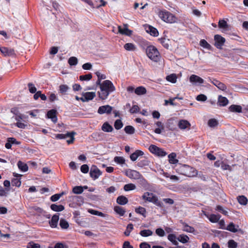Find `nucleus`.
I'll use <instances>...</instances> for the list:
<instances>
[{"instance_id":"nucleus-1","label":"nucleus","mask_w":248,"mask_h":248,"mask_svg":"<svg viewBox=\"0 0 248 248\" xmlns=\"http://www.w3.org/2000/svg\"><path fill=\"white\" fill-rule=\"evenodd\" d=\"M100 90L101 93H98L99 97L102 100H105L110 93L115 90V88L111 81L106 80L102 83Z\"/></svg>"},{"instance_id":"nucleus-2","label":"nucleus","mask_w":248,"mask_h":248,"mask_svg":"<svg viewBox=\"0 0 248 248\" xmlns=\"http://www.w3.org/2000/svg\"><path fill=\"white\" fill-rule=\"evenodd\" d=\"M146 53L148 57L155 62H158L160 58V53L156 47L150 45L146 48Z\"/></svg>"},{"instance_id":"nucleus-3","label":"nucleus","mask_w":248,"mask_h":248,"mask_svg":"<svg viewBox=\"0 0 248 248\" xmlns=\"http://www.w3.org/2000/svg\"><path fill=\"white\" fill-rule=\"evenodd\" d=\"M142 198L143 200L152 202L159 207H164L163 203L159 201L157 197L153 193L146 192L142 196Z\"/></svg>"},{"instance_id":"nucleus-4","label":"nucleus","mask_w":248,"mask_h":248,"mask_svg":"<svg viewBox=\"0 0 248 248\" xmlns=\"http://www.w3.org/2000/svg\"><path fill=\"white\" fill-rule=\"evenodd\" d=\"M179 169L181 174L189 177H195L198 174V171L195 169L187 165H181Z\"/></svg>"},{"instance_id":"nucleus-5","label":"nucleus","mask_w":248,"mask_h":248,"mask_svg":"<svg viewBox=\"0 0 248 248\" xmlns=\"http://www.w3.org/2000/svg\"><path fill=\"white\" fill-rule=\"evenodd\" d=\"M159 17L167 23H173L175 21L176 17L170 12L166 11H160L158 13Z\"/></svg>"},{"instance_id":"nucleus-6","label":"nucleus","mask_w":248,"mask_h":248,"mask_svg":"<svg viewBox=\"0 0 248 248\" xmlns=\"http://www.w3.org/2000/svg\"><path fill=\"white\" fill-rule=\"evenodd\" d=\"M149 150L152 154L158 156L163 157L167 155V153L162 148H159L155 145L152 144L149 147Z\"/></svg>"},{"instance_id":"nucleus-7","label":"nucleus","mask_w":248,"mask_h":248,"mask_svg":"<svg viewBox=\"0 0 248 248\" xmlns=\"http://www.w3.org/2000/svg\"><path fill=\"white\" fill-rule=\"evenodd\" d=\"M90 176L93 180L97 179L102 174V172L95 165H92L90 171Z\"/></svg>"},{"instance_id":"nucleus-8","label":"nucleus","mask_w":248,"mask_h":248,"mask_svg":"<svg viewBox=\"0 0 248 248\" xmlns=\"http://www.w3.org/2000/svg\"><path fill=\"white\" fill-rule=\"evenodd\" d=\"M125 174L130 179H140L142 178V175L139 171L130 169L126 170Z\"/></svg>"},{"instance_id":"nucleus-9","label":"nucleus","mask_w":248,"mask_h":248,"mask_svg":"<svg viewBox=\"0 0 248 248\" xmlns=\"http://www.w3.org/2000/svg\"><path fill=\"white\" fill-rule=\"evenodd\" d=\"M214 46L217 48L221 49L222 48V46L225 42V39L220 35L216 34L214 36Z\"/></svg>"},{"instance_id":"nucleus-10","label":"nucleus","mask_w":248,"mask_h":248,"mask_svg":"<svg viewBox=\"0 0 248 248\" xmlns=\"http://www.w3.org/2000/svg\"><path fill=\"white\" fill-rule=\"evenodd\" d=\"M209 80L216 86L218 89L225 91L227 90L226 86L222 82H220L219 80L215 78H209Z\"/></svg>"},{"instance_id":"nucleus-11","label":"nucleus","mask_w":248,"mask_h":248,"mask_svg":"<svg viewBox=\"0 0 248 248\" xmlns=\"http://www.w3.org/2000/svg\"><path fill=\"white\" fill-rule=\"evenodd\" d=\"M57 111L55 109H51L47 112L46 117L51 119L54 124L56 123L58 120L57 116Z\"/></svg>"},{"instance_id":"nucleus-12","label":"nucleus","mask_w":248,"mask_h":248,"mask_svg":"<svg viewBox=\"0 0 248 248\" xmlns=\"http://www.w3.org/2000/svg\"><path fill=\"white\" fill-rule=\"evenodd\" d=\"M0 51L4 56H14L16 54L14 49L7 47H0Z\"/></svg>"},{"instance_id":"nucleus-13","label":"nucleus","mask_w":248,"mask_h":248,"mask_svg":"<svg viewBox=\"0 0 248 248\" xmlns=\"http://www.w3.org/2000/svg\"><path fill=\"white\" fill-rule=\"evenodd\" d=\"M112 110V107L108 105H107L99 107L97 112L100 114H103L104 113L109 114L111 113Z\"/></svg>"},{"instance_id":"nucleus-14","label":"nucleus","mask_w":248,"mask_h":248,"mask_svg":"<svg viewBox=\"0 0 248 248\" xmlns=\"http://www.w3.org/2000/svg\"><path fill=\"white\" fill-rule=\"evenodd\" d=\"M189 81L194 85H200L204 83V80L201 77L196 75H192L189 77Z\"/></svg>"},{"instance_id":"nucleus-15","label":"nucleus","mask_w":248,"mask_h":248,"mask_svg":"<svg viewBox=\"0 0 248 248\" xmlns=\"http://www.w3.org/2000/svg\"><path fill=\"white\" fill-rule=\"evenodd\" d=\"M124 27L122 28L121 26L118 27L119 32L122 34H124L128 36H130L132 34V31L128 29L127 24H124Z\"/></svg>"},{"instance_id":"nucleus-16","label":"nucleus","mask_w":248,"mask_h":248,"mask_svg":"<svg viewBox=\"0 0 248 248\" xmlns=\"http://www.w3.org/2000/svg\"><path fill=\"white\" fill-rule=\"evenodd\" d=\"M59 220V214H54L49 221V224L52 228H55L57 227L58 222Z\"/></svg>"},{"instance_id":"nucleus-17","label":"nucleus","mask_w":248,"mask_h":248,"mask_svg":"<svg viewBox=\"0 0 248 248\" xmlns=\"http://www.w3.org/2000/svg\"><path fill=\"white\" fill-rule=\"evenodd\" d=\"M145 29L146 31L152 36L156 37L159 34L157 30L151 25L146 26Z\"/></svg>"},{"instance_id":"nucleus-18","label":"nucleus","mask_w":248,"mask_h":248,"mask_svg":"<svg viewBox=\"0 0 248 248\" xmlns=\"http://www.w3.org/2000/svg\"><path fill=\"white\" fill-rule=\"evenodd\" d=\"M158 40L164 48L167 49H170V39L163 37L158 38Z\"/></svg>"},{"instance_id":"nucleus-19","label":"nucleus","mask_w":248,"mask_h":248,"mask_svg":"<svg viewBox=\"0 0 248 248\" xmlns=\"http://www.w3.org/2000/svg\"><path fill=\"white\" fill-rule=\"evenodd\" d=\"M143 155L144 153L142 151L137 150L130 155V158L132 161H135L139 156Z\"/></svg>"},{"instance_id":"nucleus-20","label":"nucleus","mask_w":248,"mask_h":248,"mask_svg":"<svg viewBox=\"0 0 248 248\" xmlns=\"http://www.w3.org/2000/svg\"><path fill=\"white\" fill-rule=\"evenodd\" d=\"M101 129L105 132H111L113 130V128L108 122H106L102 125Z\"/></svg>"},{"instance_id":"nucleus-21","label":"nucleus","mask_w":248,"mask_h":248,"mask_svg":"<svg viewBox=\"0 0 248 248\" xmlns=\"http://www.w3.org/2000/svg\"><path fill=\"white\" fill-rule=\"evenodd\" d=\"M116 202L120 205H124L128 203V200L125 196L121 195L117 197Z\"/></svg>"},{"instance_id":"nucleus-22","label":"nucleus","mask_w":248,"mask_h":248,"mask_svg":"<svg viewBox=\"0 0 248 248\" xmlns=\"http://www.w3.org/2000/svg\"><path fill=\"white\" fill-rule=\"evenodd\" d=\"M147 92L146 88L142 86L137 87L134 90V93L138 95L145 94Z\"/></svg>"},{"instance_id":"nucleus-23","label":"nucleus","mask_w":248,"mask_h":248,"mask_svg":"<svg viewBox=\"0 0 248 248\" xmlns=\"http://www.w3.org/2000/svg\"><path fill=\"white\" fill-rule=\"evenodd\" d=\"M229 103L228 99L225 97H223L221 95L218 96V104L220 106H226Z\"/></svg>"},{"instance_id":"nucleus-24","label":"nucleus","mask_w":248,"mask_h":248,"mask_svg":"<svg viewBox=\"0 0 248 248\" xmlns=\"http://www.w3.org/2000/svg\"><path fill=\"white\" fill-rule=\"evenodd\" d=\"M178 125L181 129H185L188 126H190V124L187 120H181L179 121Z\"/></svg>"},{"instance_id":"nucleus-25","label":"nucleus","mask_w":248,"mask_h":248,"mask_svg":"<svg viewBox=\"0 0 248 248\" xmlns=\"http://www.w3.org/2000/svg\"><path fill=\"white\" fill-rule=\"evenodd\" d=\"M50 207L52 211L55 212H61L64 210V206L62 204H52Z\"/></svg>"},{"instance_id":"nucleus-26","label":"nucleus","mask_w":248,"mask_h":248,"mask_svg":"<svg viewBox=\"0 0 248 248\" xmlns=\"http://www.w3.org/2000/svg\"><path fill=\"white\" fill-rule=\"evenodd\" d=\"M229 110L231 112L240 113L242 112V107L240 105H232L229 107Z\"/></svg>"},{"instance_id":"nucleus-27","label":"nucleus","mask_w":248,"mask_h":248,"mask_svg":"<svg viewBox=\"0 0 248 248\" xmlns=\"http://www.w3.org/2000/svg\"><path fill=\"white\" fill-rule=\"evenodd\" d=\"M17 165L18 169L23 172H26L28 170V166L27 164L21 161H19L17 162Z\"/></svg>"},{"instance_id":"nucleus-28","label":"nucleus","mask_w":248,"mask_h":248,"mask_svg":"<svg viewBox=\"0 0 248 248\" xmlns=\"http://www.w3.org/2000/svg\"><path fill=\"white\" fill-rule=\"evenodd\" d=\"M200 45L209 50H212L213 48L212 46L204 39H202L200 41Z\"/></svg>"},{"instance_id":"nucleus-29","label":"nucleus","mask_w":248,"mask_h":248,"mask_svg":"<svg viewBox=\"0 0 248 248\" xmlns=\"http://www.w3.org/2000/svg\"><path fill=\"white\" fill-rule=\"evenodd\" d=\"M83 95L85 96V100H86V102H88L94 98L95 96V93L94 92H86L83 93Z\"/></svg>"},{"instance_id":"nucleus-30","label":"nucleus","mask_w":248,"mask_h":248,"mask_svg":"<svg viewBox=\"0 0 248 248\" xmlns=\"http://www.w3.org/2000/svg\"><path fill=\"white\" fill-rule=\"evenodd\" d=\"M176 155L174 153H171L168 155L170 163L175 164L178 163V160L176 158Z\"/></svg>"},{"instance_id":"nucleus-31","label":"nucleus","mask_w":248,"mask_h":248,"mask_svg":"<svg viewBox=\"0 0 248 248\" xmlns=\"http://www.w3.org/2000/svg\"><path fill=\"white\" fill-rule=\"evenodd\" d=\"M177 240L182 243L185 244L188 242L189 238L187 235L182 234L179 235L177 238Z\"/></svg>"},{"instance_id":"nucleus-32","label":"nucleus","mask_w":248,"mask_h":248,"mask_svg":"<svg viewBox=\"0 0 248 248\" xmlns=\"http://www.w3.org/2000/svg\"><path fill=\"white\" fill-rule=\"evenodd\" d=\"M114 211L120 216H124L125 213V209L123 207L120 206H114Z\"/></svg>"},{"instance_id":"nucleus-33","label":"nucleus","mask_w":248,"mask_h":248,"mask_svg":"<svg viewBox=\"0 0 248 248\" xmlns=\"http://www.w3.org/2000/svg\"><path fill=\"white\" fill-rule=\"evenodd\" d=\"M166 127L170 130L173 131L175 129V125L174 124V120L170 119L168 120L166 123Z\"/></svg>"},{"instance_id":"nucleus-34","label":"nucleus","mask_w":248,"mask_h":248,"mask_svg":"<svg viewBox=\"0 0 248 248\" xmlns=\"http://www.w3.org/2000/svg\"><path fill=\"white\" fill-rule=\"evenodd\" d=\"M168 239L174 245L177 246L178 242L177 241L176 236L175 234L171 233L168 235Z\"/></svg>"},{"instance_id":"nucleus-35","label":"nucleus","mask_w":248,"mask_h":248,"mask_svg":"<svg viewBox=\"0 0 248 248\" xmlns=\"http://www.w3.org/2000/svg\"><path fill=\"white\" fill-rule=\"evenodd\" d=\"M238 202L241 205H245L247 204L248 199L244 195L239 196L237 197Z\"/></svg>"},{"instance_id":"nucleus-36","label":"nucleus","mask_w":248,"mask_h":248,"mask_svg":"<svg viewBox=\"0 0 248 248\" xmlns=\"http://www.w3.org/2000/svg\"><path fill=\"white\" fill-rule=\"evenodd\" d=\"M220 218L219 215L211 214L208 217L209 220L213 223L217 222Z\"/></svg>"},{"instance_id":"nucleus-37","label":"nucleus","mask_w":248,"mask_h":248,"mask_svg":"<svg viewBox=\"0 0 248 248\" xmlns=\"http://www.w3.org/2000/svg\"><path fill=\"white\" fill-rule=\"evenodd\" d=\"M135 212L136 213L142 215L144 217L146 216V209L143 207L139 206L135 209Z\"/></svg>"},{"instance_id":"nucleus-38","label":"nucleus","mask_w":248,"mask_h":248,"mask_svg":"<svg viewBox=\"0 0 248 248\" xmlns=\"http://www.w3.org/2000/svg\"><path fill=\"white\" fill-rule=\"evenodd\" d=\"M124 47L127 51H135L136 49L135 45L130 43H126L124 45Z\"/></svg>"},{"instance_id":"nucleus-39","label":"nucleus","mask_w":248,"mask_h":248,"mask_svg":"<svg viewBox=\"0 0 248 248\" xmlns=\"http://www.w3.org/2000/svg\"><path fill=\"white\" fill-rule=\"evenodd\" d=\"M60 226L62 229H67L69 225L68 222L64 218H61L60 220Z\"/></svg>"},{"instance_id":"nucleus-40","label":"nucleus","mask_w":248,"mask_h":248,"mask_svg":"<svg viewBox=\"0 0 248 248\" xmlns=\"http://www.w3.org/2000/svg\"><path fill=\"white\" fill-rule=\"evenodd\" d=\"M226 230L233 233H235L238 232V230L235 228V226L233 222L230 223L226 228Z\"/></svg>"},{"instance_id":"nucleus-41","label":"nucleus","mask_w":248,"mask_h":248,"mask_svg":"<svg viewBox=\"0 0 248 248\" xmlns=\"http://www.w3.org/2000/svg\"><path fill=\"white\" fill-rule=\"evenodd\" d=\"M125 132L129 135H132L135 132L134 127L131 125H127L124 128Z\"/></svg>"},{"instance_id":"nucleus-42","label":"nucleus","mask_w":248,"mask_h":248,"mask_svg":"<svg viewBox=\"0 0 248 248\" xmlns=\"http://www.w3.org/2000/svg\"><path fill=\"white\" fill-rule=\"evenodd\" d=\"M183 231L187 232H190L194 233L195 232V229L191 226L188 225L186 223H184Z\"/></svg>"},{"instance_id":"nucleus-43","label":"nucleus","mask_w":248,"mask_h":248,"mask_svg":"<svg viewBox=\"0 0 248 248\" xmlns=\"http://www.w3.org/2000/svg\"><path fill=\"white\" fill-rule=\"evenodd\" d=\"M153 232L150 230H143L140 232V234L143 237H148L152 235Z\"/></svg>"},{"instance_id":"nucleus-44","label":"nucleus","mask_w":248,"mask_h":248,"mask_svg":"<svg viewBox=\"0 0 248 248\" xmlns=\"http://www.w3.org/2000/svg\"><path fill=\"white\" fill-rule=\"evenodd\" d=\"M149 161L146 158L140 160L137 163V166L140 168H143L145 166H148Z\"/></svg>"},{"instance_id":"nucleus-45","label":"nucleus","mask_w":248,"mask_h":248,"mask_svg":"<svg viewBox=\"0 0 248 248\" xmlns=\"http://www.w3.org/2000/svg\"><path fill=\"white\" fill-rule=\"evenodd\" d=\"M88 212L90 214L93 215L101 217H105V214H104L103 213H102L101 212L98 211L97 210H93V209H89L88 210Z\"/></svg>"},{"instance_id":"nucleus-46","label":"nucleus","mask_w":248,"mask_h":248,"mask_svg":"<svg viewBox=\"0 0 248 248\" xmlns=\"http://www.w3.org/2000/svg\"><path fill=\"white\" fill-rule=\"evenodd\" d=\"M136 186L132 183L126 184L124 186V189L125 191L134 190L135 189H136Z\"/></svg>"},{"instance_id":"nucleus-47","label":"nucleus","mask_w":248,"mask_h":248,"mask_svg":"<svg viewBox=\"0 0 248 248\" xmlns=\"http://www.w3.org/2000/svg\"><path fill=\"white\" fill-rule=\"evenodd\" d=\"M166 79L172 83H175L177 80V77L175 74H172L166 77Z\"/></svg>"},{"instance_id":"nucleus-48","label":"nucleus","mask_w":248,"mask_h":248,"mask_svg":"<svg viewBox=\"0 0 248 248\" xmlns=\"http://www.w3.org/2000/svg\"><path fill=\"white\" fill-rule=\"evenodd\" d=\"M68 62L71 66H76L78 64V60L75 57H71L69 58Z\"/></svg>"},{"instance_id":"nucleus-49","label":"nucleus","mask_w":248,"mask_h":248,"mask_svg":"<svg viewBox=\"0 0 248 248\" xmlns=\"http://www.w3.org/2000/svg\"><path fill=\"white\" fill-rule=\"evenodd\" d=\"M79 78L81 81H89L92 79V75L91 73H89L86 75H81Z\"/></svg>"},{"instance_id":"nucleus-50","label":"nucleus","mask_w":248,"mask_h":248,"mask_svg":"<svg viewBox=\"0 0 248 248\" xmlns=\"http://www.w3.org/2000/svg\"><path fill=\"white\" fill-rule=\"evenodd\" d=\"M114 126L116 129L119 130L123 127V123L121 120L117 119L115 121Z\"/></svg>"},{"instance_id":"nucleus-51","label":"nucleus","mask_w":248,"mask_h":248,"mask_svg":"<svg viewBox=\"0 0 248 248\" xmlns=\"http://www.w3.org/2000/svg\"><path fill=\"white\" fill-rule=\"evenodd\" d=\"M208 124L211 127H215L218 125V122L215 119H211L209 120Z\"/></svg>"},{"instance_id":"nucleus-52","label":"nucleus","mask_w":248,"mask_h":248,"mask_svg":"<svg viewBox=\"0 0 248 248\" xmlns=\"http://www.w3.org/2000/svg\"><path fill=\"white\" fill-rule=\"evenodd\" d=\"M75 134H76V132H75L74 131H72L71 132H67L66 133L67 138V137L70 138V140L67 141V142L68 144H71L73 142L74 139H75L74 136Z\"/></svg>"},{"instance_id":"nucleus-53","label":"nucleus","mask_w":248,"mask_h":248,"mask_svg":"<svg viewBox=\"0 0 248 248\" xmlns=\"http://www.w3.org/2000/svg\"><path fill=\"white\" fill-rule=\"evenodd\" d=\"M72 191L74 194H80L83 192V189L81 186H75L73 188Z\"/></svg>"},{"instance_id":"nucleus-54","label":"nucleus","mask_w":248,"mask_h":248,"mask_svg":"<svg viewBox=\"0 0 248 248\" xmlns=\"http://www.w3.org/2000/svg\"><path fill=\"white\" fill-rule=\"evenodd\" d=\"M133 225L132 223H129L127 225L126 229L124 232V234L125 236H129L131 232L133 230Z\"/></svg>"},{"instance_id":"nucleus-55","label":"nucleus","mask_w":248,"mask_h":248,"mask_svg":"<svg viewBox=\"0 0 248 248\" xmlns=\"http://www.w3.org/2000/svg\"><path fill=\"white\" fill-rule=\"evenodd\" d=\"M114 161L118 164H123L125 163V159L122 156H115L114 158Z\"/></svg>"},{"instance_id":"nucleus-56","label":"nucleus","mask_w":248,"mask_h":248,"mask_svg":"<svg viewBox=\"0 0 248 248\" xmlns=\"http://www.w3.org/2000/svg\"><path fill=\"white\" fill-rule=\"evenodd\" d=\"M238 244L234 240L231 239L228 242V247L229 248H237Z\"/></svg>"},{"instance_id":"nucleus-57","label":"nucleus","mask_w":248,"mask_h":248,"mask_svg":"<svg viewBox=\"0 0 248 248\" xmlns=\"http://www.w3.org/2000/svg\"><path fill=\"white\" fill-rule=\"evenodd\" d=\"M228 25L227 22L223 19L220 20L218 22V27L221 29H226L228 27Z\"/></svg>"},{"instance_id":"nucleus-58","label":"nucleus","mask_w":248,"mask_h":248,"mask_svg":"<svg viewBox=\"0 0 248 248\" xmlns=\"http://www.w3.org/2000/svg\"><path fill=\"white\" fill-rule=\"evenodd\" d=\"M28 87L29 88V90L31 93H34L36 92H37L36 88L32 83H29L28 84Z\"/></svg>"},{"instance_id":"nucleus-59","label":"nucleus","mask_w":248,"mask_h":248,"mask_svg":"<svg viewBox=\"0 0 248 248\" xmlns=\"http://www.w3.org/2000/svg\"><path fill=\"white\" fill-rule=\"evenodd\" d=\"M11 182L13 186H16L17 187H19L21 186V184L20 179L18 178H13Z\"/></svg>"},{"instance_id":"nucleus-60","label":"nucleus","mask_w":248,"mask_h":248,"mask_svg":"<svg viewBox=\"0 0 248 248\" xmlns=\"http://www.w3.org/2000/svg\"><path fill=\"white\" fill-rule=\"evenodd\" d=\"M60 92L61 93L64 94L67 92L69 87L66 85H61L59 87Z\"/></svg>"},{"instance_id":"nucleus-61","label":"nucleus","mask_w":248,"mask_h":248,"mask_svg":"<svg viewBox=\"0 0 248 248\" xmlns=\"http://www.w3.org/2000/svg\"><path fill=\"white\" fill-rule=\"evenodd\" d=\"M27 247V248H40L41 246L39 244L34 243L33 242H30L28 243Z\"/></svg>"},{"instance_id":"nucleus-62","label":"nucleus","mask_w":248,"mask_h":248,"mask_svg":"<svg viewBox=\"0 0 248 248\" xmlns=\"http://www.w3.org/2000/svg\"><path fill=\"white\" fill-rule=\"evenodd\" d=\"M196 99L198 101L204 102L207 100V98L205 95L200 94L197 96Z\"/></svg>"},{"instance_id":"nucleus-63","label":"nucleus","mask_w":248,"mask_h":248,"mask_svg":"<svg viewBox=\"0 0 248 248\" xmlns=\"http://www.w3.org/2000/svg\"><path fill=\"white\" fill-rule=\"evenodd\" d=\"M140 110V108L138 105H135L130 109L129 111L131 113H137Z\"/></svg>"},{"instance_id":"nucleus-64","label":"nucleus","mask_w":248,"mask_h":248,"mask_svg":"<svg viewBox=\"0 0 248 248\" xmlns=\"http://www.w3.org/2000/svg\"><path fill=\"white\" fill-rule=\"evenodd\" d=\"M155 233L156 234L160 237L164 236L165 234V232L163 229L159 228L156 229Z\"/></svg>"}]
</instances>
